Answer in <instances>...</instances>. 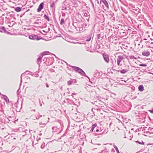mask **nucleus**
I'll return each mask as SVG.
<instances>
[{
	"mask_svg": "<svg viewBox=\"0 0 153 153\" xmlns=\"http://www.w3.org/2000/svg\"><path fill=\"white\" fill-rule=\"evenodd\" d=\"M83 22L82 21H78L77 22H74L72 25L76 30L81 31L83 30Z\"/></svg>",
	"mask_w": 153,
	"mask_h": 153,
	"instance_id": "obj_1",
	"label": "nucleus"
},
{
	"mask_svg": "<svg viewBox=\"0 0 153 153\" xmlns=\"http://www.w3.org/2000/svg\"><path fill=\"white\" fill-rule=\"evenodd\" d=\"M70 66L71 67L73 68V70L74 71L80 74L82 76L87 77L90 80L89 78L86 75L85 72L82 70L80 68H79L76 66H71L70 65Z\"/></svg>",
	"mask_w": 153,
	"mask_h": 153,
	"instance_id": "obj_2",
	"label": "nucleus"
},
{
	"mask_svg": "<svg viewBox=\"0 0 153 153\" xmlns=\"http://www.w3.org/2000/svg\"><path fill=\"white\" fill-rule=\"evenodd\" d=\"M76 39H66L65 40L69 43L73 44H85V43L82 41L79 42V41L76 40Z\"/></svg>",
	"mask_w": 153,
	"mask_h": 153,
	"instance_id": "obj_3",
	"label": "nucleus"
},
{
	"mask_svg": "<svg viewBox=\"0 0 153 153\" xmlns=\"http://www.w3.org/2000/svg\"><path fill=\"white\" fill-rule=\"evenodd\" d=\"M102 56L104 61L107 63L109 62V55L104 53L103 54Z\"/></svg>",
	"mask_w": 153,
	"mask_h": 153,
	"instance_id": "obj_4",
	"label": "nucleus"
},
{
	"mask_svg": "<svg viewBox=\"0 0 153 153\" xmlns=\"http://www.w3.org/2000/svg\"><path fill=\"white\" fill-rule=\"evenodd\" d=\"M0 32L4 33L8 35H11L10 32L7 31L4 27V26H0Z\"/></svg>",
	"mask_w": 153,
	"mask_h": 153,
	"instance_id": "obj_5",
	"label": "nucleus"
},
{
	"mask_svg": "<svg viewBox=\"0 0 153 153\" xmlns=\"http://www.w3.org/2000/svg\"><path fill=\"white\" fill-rule=\"evenodd\" d=\"M125 59V56L123 55H120L118 56L117 59V63L118 65L119 66L120 65L121 61Z\"/></svg>",
	"mask_w": 153,
	"mask_h": 153,
	"instance_id": "obj_6",
	"label": "nucleus"
},
{
	"mask_svg": "<svg viewBox=\"0 0 153 153\" xmlns=\"http://www.w3.org/2000/svg\"><path fill=\"white\" fill-rule=\"evenodd\" d=\"M146 44L149 46V47L152 48L153 46V39H149V40L146 42Z\"/></svg>",
	"mask_w": 153,
	"mask_h": 153,
	"instance_id": "obj_7",
	"label": "nucleus"
},
{
	"mask_svg": "<svg viewBox=\"0 0 153 153\" xmlns=\"http://www.w3.org/2000/svg\"><path fill=\"white\" fill-rule=\"evenodd\" d=\"M52 129L53 132H57V133H59L61 132V130L59 128L57 127H53L52 128Z\"/></svg>",
	"mask_w": 153,
	"mask_h": 153,
	"instance_id": "obj_8",
	"label": "nucleus"
},
{
	"mask_svg": "<svg viewBox=\"0 0 153 153\" xmlns=\"http://www.w3.org/2000/svg\"><path fill=\"white\" fill-rule=\"evenodd\" d=\"M142 54L143 56H148L150 55V51L149 50H144L142 52Z\"/></svg>",
	"mask_w": 153,
	"mask_h": 153,
	"instance_id": "obj_9",
	"label": "nucleus"
},
{
	"mask_svg": "<svg viewBox=\"0 0 153 153\" xmlns=\"http://www.w3.org/2000/svg\"><path fill=\"white\" fill-rule=\"evenodd\" d=\"M76 82V79H71L70 80H69L68 82V85H70L72 84H74Z\"/></svg>",
	"mask_w": 153,
	"mask_h": 153,
	"instance_id": "obj_10",
	"label": "nucleus"
},
{
	"mask_svg": "<svg viewBox=\"0 0 153 153\" xmlns=\"http://www.w3.org/2000/svg\"><path fill=\"white\" fill-rule=\"evenodd\" d=\"M44 2H42L40 3L37 9V12H40L44 7Z\"/></svg>",
	"mask_w": 153,
	"mask_h": 153,
	"instance_id": "obj_11",
	"label": "nucleus"
},
{
	"mask_svg": "<svg viewBox=\"0 0 153 153\" xmlns=\"http://www.w3.org/2000/svg\"><path fill=\"white\" fill-rule=\"evenodd\" d=\"M95 35L97 36V38H104V33H100L98 34L96 33Z\"/></svg>",
	"mask_w": 153,
	"mask_h": 153,
	"instance_id": "obj_12",
	"label": "nucleus"
},
{
	"mask_svg": "<svg viewBox=\"0 0 153 153\" xmlns=\"http://www.w3.org/2000/svg\"><path fill=\"white\" fill-rule=\"evenodd\" d=\"M100 3L102 2L104 5L105 6L108 8H109L108 4L106 0H100Z\"/></svg>",
	"mask_w": 153,
	"mask_h": 153,
	"instance_id": "obj_13",
	"label": "nucleus"
},
{
	"mask_svg": "<svg viewBox=\"0 0 153 153\" xmlns=\"http://www.w3.org/2000/svg\"><path fill=\"white\" fill-rule=\"evenodd\" d=\"M50 7L52 10H55V4L54 1H52V2H51Z\"/></svg>",
	"mask_w": 153,
	"mask_h": 153,
	"instance_id": "obj_14",
	"label": "nucleus"
},
{
	"mask_svg": "<svg viewBox=\"0 0 153 153\" xmlns=\"http://www.w3.org/2000/svg\"><path fill=\"white\" fill-rule=\"evenodd\" d=\"M96 33H94V31H92L89 35L88 37V38H93L94 35H95Z\"/></svg>",
	"mask_w": 153,
	"mask_h": 153,
	"instance_id": "obj_15",
	"label": "nucleus"
},
{
	"mask_svg": "<svg viewBox=\"0 0 153 153\" xmlns=\"http://www.w3.org/2000/svg\"><path fill=\"white\" fill-rule=\"evenodd\" d=\"M29 38H42L41 36L38 37L35 35H32L29 36Z\"/></svg>",
	"mask_w": 153,
	"mask_h": 153,
	"instance_id": "obj_16",
	"label": "nucleus"
},
{
	"mask_svg": "<svg viewBox=\"0 0 153 153\" xmlns=\"http://www.w3.org/2000/svg\"><path fill=\"white\" fill-rule=\"evenodd\" d=\"M148 131H146V134H153V128H152L149 127L148 129Z\"/></svg>",
	"mask_w": 153,
	"mask_h": 153,
	"instance_id": "obj_17",
	"label": "nucleus"
},
{
	"mask_svg": "<svg viewBox=\"0 0 153 153\" xmlns=\"http://www.w3.org/2000/svg\"><path fill=\"white\" fill-rule=\"evenodd\" d=\"M139 90L140 91H142L144 90V87L143 85H140L138 87Z\"/></svg>",
	"mask_w": 153,
	"mask_h": 153,
	"instance_id": "obj_18",
	"label": "nucleus"
},
{
	"mask_svg": "<svg viewBox=\"0 0 153 153\" xmlns=\"http://www.w3.org/2000/svg\"><path fill=\"white\" fill-rule=\"evenodd\" d=\"M128 71V70L127 69H123L120 71H119L122 74H124L127 72Z\"/></svg>",
	"mask_w": 153,
	"mask_h": 153,
	"instance_id": "obj_19",
	"label": "nucleus"
},
{
	"mask_svg": "<svg viewBox=\"0 0 153 153\" xmlns=\"http://www.w3.org/2000/svg\"><path fill=\"white\" fill-rule=\"evenodd\" d=\"M118 39H114L113 40L112 42L114 43L115 44H117V43L119 44L120 42L118 41Z\"/></svg>",
	"mask_w": 153,
	"mask_h": 153,
	"instance_id": "obj_20",
	"label": "nucleus"
},
{
	"mask_svg": "<svg viewBox=\"0 0 153 153\" xmlns=\"http://www.w3.org/2000/svg\"><path fill=\"white\" fill-rule=\"evenodd\" d=\"M21 7H17L15 9V10L17 12H19L21 11Z\"/></svg>",
	"mask_w": 153,
	"mask_h": 153,
	"instance_id": "obj_21",
	"label": "nucleus"
},
{
	"mask_svg": "<svg viewBox=\"0 0 153 153\" xmlns=\"http://www.w3.org/2000/svg\"><path fill=\"white\" fill-rule=\"evenodd\" d=\"M44 17L45 19H46L48 21H50V19L49 18L48 15H47L46 14H45L44 16Z\"/></svg>",
	"mask_w": 153,
	"mask_h": 153,
	"instance_id": "obj_22",
	"label": "nucleus"
},
{
	"mask_svg": "<svg viewBox=\"0 0 153 153\" xmlns=\"http://www.w3.org/2000/svg\"><path fill=\"white\" fill-rule=\"evenodd\" d=\"M42 58L41 57H39L37 59V63L39 65L41 62Z\"/></svg>",
	"mask_w": 153,
	"mask_h": 153,
	"instance_id": "obj_23",
	"label": "nucleus"
},
{
	"mask_svg": "<svg viewBox=\"0 0 153 153\" xmlns=\"http://www.w3.org/2000/svg\"><path fill=\"white\" fill-rule=\"evenodd\" d=\"M3 96L4 97V100H5L6 102H9V99L5 95H3Z\"/></svg>",
	"mask_w": 153,
	"mask_h": 153,
	"instance_id": "obj_24",
	"label": "nucleus"
},
{
	"mask_svg": "<svg viewBox=\"0 0 153 153\" xmlns=\"http://www.w3.org/2000/svg\"><path fill=\"white\" fill-rule=\"evenodd\" d=\"M97 124L96 123H95L92 125V127L91 129V131H93L94 128L96 127Z\"/></svg>",
	"mask_w": 153,
	"mask_h": 153,
	"instance_id": "obj_25",
	"label": "nucleus"
},
{
	"mask_svg": "<svg viewBox=\"0 0 153 153\" xmlns=\"http://www.w3.org/2000/svg\"><path fill=\"white\" fill-rule=\"evenodd\" d=\"M113 147L115 149L117 153H120L119 150L117 146H116L114 144L113 145Z\"/></svg>",
	"mask_w": 153,
	"mask_h": 153,
	"instance_id": "obj_26",
	"label": "nucleus"
},
{
	"mask_svg": "<svg viewBox=\"0 0 153 153\" xmlns=\"http://www.w3.org/2000/svg\"><path fill=\"white\" fill-rule=\"evenodd\" d=\"M50 53V52L49 51H45L42 53V56H44L45 55H48Z\"/></svg>",
	"mask_w": 153,
	"mask_h": 153,
	"instance_id": "obj_27",
	"label": "nucleus"
},
{
	"mask_svg": "<svg viewBox=\"0 0 153 153\" xmlns=\"http://www.w3.org/2000/svg\"><path fill=\"white\" fill-rule=\"evenodd\" d=\"M69 10V7H66L64 6L62 7V10Z\"/></svg>",
	"mask_w": 153,
	"mask_h": 153,
	"instance_id": "obj_28",
	"label": "nucleus"
},
{
	"mask_svg": "<svg viewBox=\"0 0 153 153\" xmlns=\"http://www.w3.org/2000/svg\"><path fill=\"white\" fill-rule=\"evenodd\" d=\"M135 142L136 143H138L139 144H144V143L142 141H135Z\"/></svg>",
	"mask_w": 153,
	"mask_h": 153,
	"instance_id": "obj_29",
	"label": "nucleus"
},
{
	"mask_svg": "<svg viewBox=\"0 0 153 153\" xmlns=\"http://www.w3.org/2000/svg\"><path fill=\"white\" fill-rule=\"evenodd\" d=\"M65 22V21L64 20V19H62L61 20V21L60 22V24L61 25H62Z\"/></svg>",
	"mask_w": 153,
	"mask_h": 153,
	"instance_id": "obj_30",
	"label": "nucleus"
},
{
	"mask_svg": "<svg viewBox=\"0 0 153 153\" xmlns=\"http://www.w3.org/2000/svg\"><path fill=\"white\" fill-rule=\"evenodd\" d=\"M90 1L92 4V7L93 8L94 11H95L96 9H95V8L94 7V4L92 1V0H90Z\"/></svg>",
	"mask_w": 153,
	"mask_h": 153,
	"instance_id": "obj_31",
	"label": "nucleus"
},
{
	"mask_svg": "<svg viewBox=\"0 0 153 153\" xmlns=\"http://www.w3.org/2000/svg\"><path fill=\"white\" fill-rule=\"evenodd\" d=\"M39 125L41 127H43L45 126V123H43L42 122H40L39 123Z\"/></svg>",
	"mask_w": 153,
	"mask_h": 153,
	"instance_id": "obj_32",
	"label": "nucleus"
},
{
	"mask_svg": "<svg viewBox=\"0 0 153 153\" xmlns=\"http://www.w3.org/2000/svg\"><path fill=\"white\" fill-rule=\"evenodd\" d=\"M129 57L130 59H137V58L136 57H134V56L133 55L130 56Z\"/></svg>",
	"mask_w": 153,
	"mask_h": 153,
	"instance_id": "obj_33",
	"label": "nucleus"
},
{
	"mask_svg": "<svg viewBox=\"0 0 153 153\" xmlns=\"http://www.w3.org/2000/svg\"><path fill=\"white\" fill-rule=\"evenodd\" d=\"M66 12H63V11H62V16H65V14L66 13Z\"/></svg>",
	"mask_w": 153,
	"mask_h": 153,
	"instance_id": "obj_34",
	"label": "nucleus"
},
{
	"mask_svg": "<svg viewBox=\"0 0 153 153\" xmlns=\"http://www.w3.org/2000/svg\"><path fill=\"white\" fill-rule=\"evenodd\" d=\"M91 111H92L93 112V114H94L93 115V116H94L95 115V114H94V112H95V111H96V109L94 108V109L92 108L91 109Z\"/></svg>",
	"mask_w": 153,
	"mask_h": 153,
	"instance_id": "obj_35",
	"label": "nucleus"
},
{
	"mask_svg": "<svg viewBox=\"0 0 153 153\" xmlns=\"http://www.w3.org/2000/svg\"><path fill=\"white\" fill-rule=\"evenodd\" d=\"M139 66H140L146 67L147 66V65L146 64H140Z\"/></svg>",
	"mask_w": 153,
	"mask_h": 153,
	"instance_id": "obj_36",
	"label": "nucleus"
},
{
	"mask_svg": "<svg viewBox=\"0 0 153 153\" xmlns=\"http://www.w3.org/2000/svg\"><path fill=\"white\" fill-rule=\"evenodd\" d=\"M44 147H45V143H44L43 144H42L41 145V148L42 149H44Z\"/></svg>",
	"mask_w": 153,
	"mask_h": 153,
	"instance_id": "obj_37",
	"label": "nucleus"
},
{
	"mask_svg": "<svg viewBox=\"0 0 153 153\" xmlns=\"http://www.w3.org/2000/svg\"><path fill=\"white\" fill-rule=\"evenodd\" d=\"M25 73L28 74H31L30 73H31V72L29 71H25Z\"/></svg>",
	"mask_w": 153,
	"mask_h": 153,
	"instance_id": "obj_38",
	"label": "nucleus"
},
{
	"mask_svg": "<svg viewBox=\"0 0 153 153\" xmlns=\"http://www.w3.org/2000/svg\"><path fill=\"white\" fill-rule=\"evenodd\" d=\"M105 132H105L104 131H103L101 133H100L98 134H106L107 133V132Z\"/></svg>",
	"mask_w": 153,
	"mask_h": 153,
	"instance_id": "obj_39",
	"label": "nucleus"
},
{
	"mask_svg": "<svg viewBox=\"0 0 153 153\" xmlns=\"http://www.w3.org/2000/svg\"><path fill=\"white\" fill-rule=\"evenodd\" d=\"M149 111L151 113L153 114V107L151 110H149Z\"/></svg>",
	"mask_w": 153,
	"mask_h": 153,
	"instance_id": "obj_40",
	"label": "nucleus"
},
{
	"mask_svg": "<svg viewBox=\"0 0 153 153\" xmlns=\"http://www.w3.org/2000/svg\"><path fill=\"white\" fill-rule=\"evenodd\" d=\"M88 15V13H84V16H85V17H86V16H87Z\"/></svg>",
	"mask_w": 153,
	"mask_h": 153,
	"instance_id": "obj_41",
	"label": "nucleus"
},
{
	"mask_svg": "<svg viewBox=\"0 0 153 153\" xmlns=\"http://www.w3.org/2000/svg\"><path fill=\"white\" fill-rule=\"evenodd\" d=\"M25 76V74L24 73H23L22 74V75H21V82H22V76Z\"/></svg>",
	"mask_w": 153,
	"mask_h": 153,
	"instance_id": "obj_42",
	"label": "nucleus"
},
{
	"mask_svg": "<svg viewBox=\"0 0 153 153\" xmlns=\"http://www.w3.org/2000/svg\"><path fill=\"white\" fill-rule=\"evenodd\" d=\"M50 71L51 72H54L55 71L54 69H51L50 70Z\"/></svg>",
	"mask_w": 153,
	"mask_h": 153,
	"instance_id": "obj_43",
	"label": "nucleus"
},
{
	"mask_svg": "<svg viewBox=\"0 0 153 153\" xmlns=\"http://www.w3.org/2000/svg\"><path fill=\"white\" fill-rule=\"evenodd\" d=\"M110 15L111 16H113L114 15V13L113 12H111L110 13Z\"/></svg>",
	"mask_w": 153,
	"mask_h": 153,
	"instance_id": "obj_44",
	"label": "nucleus"
},
{
	"mask_svg": "<svg viewBox=\"0 0 153 153\" xmlns=\"http://www.w3.org/2000/svg\"><path fill=\"white\" fill-rule=\"evenodd\" d=\"M46 86L47 88H48L49 87V85L47 83L46 84Z\"/></svg>",
	"mask_w": 153,
	"mask_h": 153,
	"instance_id": "obj_45",
	"label": "nucleus"
},
{
	"mask_svg": "<svg viewBox=\"0 0 153 153\" xmlns=\"http://www.w3.org/2000/svg\"><path fill=\"white\" fill-rule=\"evenodd\" d=\"M91 39H87L86 40V41L88 42L90 41L91 40Z\"/></svg>",
	"mask_w": 153,
	"mask_h": 153,
	"instance_id": "obj_46",
	"label": "nucleus"
},
{
	"mask_svg": "<svg viewBox=\"0 0 153 153\" xmlns=\"http://www.w3.org/2000/svg\"><path fill=\"white\" fill-rule=\"evenodd\" d=\"M34 24H39V22H34Z\"/></svg>",
	"mask_w": 153,
	"mask_h": 153,
	"instance_id": "obj_47",
	"label": "nucleus"
},
{
	"mask_svg": "<svg viewBox=\"0 0 153 153\" xmlns=\"http://www.w3.org/2000/svg\"><path fill=\"white\" fill-rule=\"evenodd\" d=\"M33 39V40H35V39H36V40H39V39Z\"/></svg>",
	"mask_w": 153,
	"mask_h": 153,
	"instance_id": "obj_48",
	"label": "nucleus"
},
{
	"mask_svg": "<svg viewBox=\"0 0 153 153\" xmlns=\"http://www.w3.org/2000/svg\"><path fill=\"white\" fill-rule=\"evenodd\" d=\"M96 131L97 132H98L99 131V130L98 129H97Z\"/></svg>",
	"mask_w": 153,
	"mask_h": 153,
	"instance_id": "obj_49",
	"label": "nucleus"
},
{
	"mask_svg": "<svg viewBox=\"0 0 153 153\" xmlns=\"http://www.w3.org/2000/svg\"><path fill=\"white\" fill-rule=\"evenodd\" d=\"M43 39V40H45V41H49L50 40H46V39Z\"/></svg>",
	"mask_w": 153,
	"mask_h": 153,
	"instance_id": "obj_50",
	"label": "nucleus"
},
{
	"mask_svg": "<svg viewBox=\"0 0 153 153\" xmlns=\"http://www.w3.org/2000/svg\"><path fill=\"white\" fill-rule=\"evenodd\" d=\"M77 13L78 14V16H81V15L79 14V13Z\"/></svg>",
	"mask_w": 153,
	"mask_h": 153,
	"instance_id": "obj_51",
	"label": "nucleus"
},
{
	"mask_svg": "<svg viewBox=\"0 0 153 153\" xmlns=\"http://www.w3.org/2000/svg\"><path fill=\"white\" fill-rule=\"evenodd\" d=\"M8 123V122H6V121L5 120V121H4V123L5 124L6 123L7 124V123Z\"/></svg>",
	"mask_w": 153,
	"mask_h": 153,
	"instance_id": "obj_52",
	"label": "nucleus"
},
{
	"mask_svg": "<svg viewBox=\"0 0 153 153\" xmlns=\"http://www.w3.org/2000/svg\"><path fill=\"white\" fill-rule=\"evenodd\" d=\"M97 74H94V76L95 77H96V76H97Z\"/></svg>",
	"mask_w": 153,
	"mask_h": 153,
	"instance_id": "obj_53",
	"label": "nucleus"
},
{
	"mask_svg": "<svg viewBox=\"0 0 153 153\" xmlns=\"http://www.w3.org/2000/svg\"><path fill=\"white\" fill-rule=\"evenodd\" d=\"M76 94L75 93H72V94H73V95H75Z\"/></svg>",
	"mask_w": 153,
	"mask_h": 153,
	"instance_id": "obj_54",
	"label": "nucleus"
},
{
	"mask_svg": "<svg viewBox=\"0 0 153 153\" xmlns=\"http://www.w3.org/2000/svg\"><path fill=\"white\" fill-rule=\"evenodd\" d=\"M113 60H112V61L111 62V63H112V64L113 65Z\"/></svg>",
	"mask_w": 153,
	"mask_h": 153,
	"instance_id": "obj_55",
	"label": "nucleus"
},
{
	"mask_svg": "<svg viewBox=\"0 0 153 153\" xmlns=\"http://www.w3.org/2000/svg\"><path fill=\"white\" fill-rule=\"evenodd\" d=\"M148 26H149V27H151V25H149Z\"/></svg>",
	"mask_w": 153,
	"mask_h": 153,
	"instance_id": "obj_56",
	"label": "nucleus"
},
{
	"mask_svg": "<svg viewBox=\"0 0 153 153\" xmlns=\"http://www.w3.org/2000/svg\"><path fill=\"white\" fill-rule=\"evenodd\" d=\"M32 111H35V109L33 110Z\"/></svg>",
	"mask_w": 153,
	"mask_h": 153,
	"instance_id": "obj_57",
	"label": "nucleus"
},
{
	"mask_svg": "<svg viewBox=\"0 0 153 153\" xmlns=\"http://www.w3.org/2000/svg\"><path fill=\"white\" fill-rule=\"evenodd\" d=\"M39 102L40 103V102H40V99H39Z\"/></svg>",
	"mask_w": 153,
	"mask_h": 153,
	"instance_id": "obj_58",
	"label": "nucleus"
},
{
	"mask_svg": "<svg viewBox=\"0 0 153 153\" xmlns=\"http://www.w3.org/2000/svg\"><path fill=\"white\" fill-rule=\"evenodd\" d=\"M40 117H42V115H41L39 116Z\"/></svg>",
	"mask_w": 153,
	"mask_h": 153,
	"instance_id": "obj_59",
	"label": "nucleus"
},
{
	"mask_svg": "<svg viewBox=\"0 0 153 153\" xmlns=\"http://www.w3.org/2000/svg\"><path fill=\"white\" fill-rule=\"evenodd\" d=\"M36 119H39V117H36Z\"/></svg>",
	"mask_w": 153,
	"mask_h": 153,
	"instance_id": "obj_60",
	"label": "nucleus"
},
{
	"mask_svg": "<svg viewBox=\"0 0 153 153\" xmlns=\"http://www.w3.org/2000/svg\"><path fill=\"white\" fill-rule=\"evenodd\" d=\"M144 40H147V39H144Z\"/></svg>",
	"mask_w": 153,
	"mask_h": 153,
	"instance_id": "obj_61",
	"label": "nucleus"
},
{
	"mask_svg": "<svg viewBox=\"0 0 153 153\" xmlns=\"http://www.w3.org/2000/svg\"><path fill=\"white\" fill-rule=\"evenodd\" d=\"M40 106H42V104L41 103H40Z\"/></svg>",
	"mask_w": 153,
	"mask_h": 153,
	"instance_id": "obj_62",
	"label": "nucleus"
},
{
	"mask_svg": "<svg viewBox=\"0 0 153 153\" xmlns=\"http://www.w3.org/2000/svg\"><path fill=\"white\" fill-rule=\"evenodd\" d=\"M19 89L17 91V93H18V92H19Z\"/></svg>",
	"mask_w": 153,
	"mask_h": 153,
	"instance_id": "obj_63",
	"label": "nucleus"
},
{
	"mask_svg": "<svg viewBox=\"0 0 153 153\" xmlns=\"http://www.w3.org/2000/svg\"><path fill=\"white\" fill-rule=\"evenodd\" d=\"M135 10H137V9H135Z\"/></svg>",
	"mask_w": 153,
	"mask_h": 153,
	"instance_id": "obj_64",
	"label": "nucleus"
}]
</instances>
